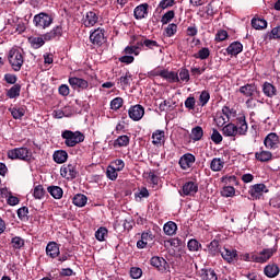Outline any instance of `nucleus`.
<instances>
[{"mask_svg": "<svg viewBox=\"0 0 280 280\" xmlns=\"http://www.w3.org/2000/svg\"><path fill=\"white\" fill-rule=\"evenodd\" d=\"M61 139L65 140L67 148H75L78 143H84V133L82 131L63 130L61 132Z\"/></svg>", "mask_w": 280, "mask_h": 280, "instance_id": "nucleus-1", "label": "nucleus"}, {"mask_svg": "<svg viewBox=\"0 0 280 280\" xmlns=\"http://www.w3.org/2000/svg\"><path fill=\"white\" fill-rule=\"evenodd\" d=\"M8 60L11 65L13 71H20L25 62V57H23V49L13 47L9 50Z\"/></svg>", "mask_w": 280, "mask_h": 280, "instance_id": "nucleus-2", "label": "nucleus"}, {"mask_svg": "<svg viewBox=\"0 0 280 280\" xmlns=\"http://www.w3.org/2000/svg\"><path fill=\"white\" fill-rule=\"evenodd\" d=\"M33 23L37 30H47V27H51L54 16L49 15L48 13L40 12L34 16Z\"/></svg>", "mask_w": 280, "mask_h": 280, "instance_id": "nucleus-3", "label": "nucleus"}, {"mask_svg": "<svg viewBox=\"0 0 280 280\" xmlns=\"http://www.w3.org/2000/svg\"><path fill=\"white\" fill-rule=\"evenodd\" d=\"M90 42L95 47H102L104 43L106 42V37L104 36V30L103 28H96L90 34Z\"/></svg>", "mask_w": 280, "mask_h": 280, "instance_id": "nucleus-4", "label": "nucleus"}, {"mask_svg": "<svg viewBox=\"0 0 280 280\" xmlns=\"http://www.w3.org/2000/svg\"><path fill=\"white\" fill-rule=\"evenodd\" d=\"M68 82L74 91H86V89H89V81L82 78L70 77L68 79Z\"/></svg>", "mask_w": 280, "mask_h": 280, "instance_id": "nucleus-5", "label": "nucleus"}, {"mask_svg": "<svg viewBox=\"0 0 280 280\" xmlns=\"http://www.w3.org/2000/svg\"><path fill=\"white\" fill-rule=\"evenodd\" d=\"M272 255H275V249L265 248L260 253L253 255V261L256 264H266V261H268Z\"/></svg>", "mask_w": 280, "mask_h": 280, "instance_id": "nucleus-6", "label": "nucleus"}, {"mask_svg": "<svg viewBox=\"0 0 280 280\" xmlns=\"http://www.w3.org/2000/svg\"><path fill=\"white\" fill-rule=\"evenodd\" d=\"M235 127L238 132V137H246L248 133V122H246V116L241 115L235 119Z\"/></svg>", "mask_w": 280, "mask_h": 280, "instance_id": "nucleus-7", "label": "nucleus"}, {"mask_svg": "<svg viewBox=\"0 0 280 280\" xmlns=\"http://www.w3.org/2000/svg\"><path fill=\"white\" fill-rule=\"evenodd\" d=\"M62 25H57L52 27V30L44 34V40H46L47 43H49V40H60V38H62Z\"/></svg>", "mask_w": 280, "mask_h": 280, "instance_id": "nucleus-8", "label": "nucleus"}, {"mask_svg": "<svg viewBox=\"0 0 280 280\" xmlns=\"http://www.w3.org/2000/svg\"><path fill=\"white\" fill-rule=\"evenodd\" d=\"M128 115L132 121H141V119H143V115H145V108L141 105L131 106L128 110Z\"/></svg>", "mask_w": 280, "mask_h": 280, "instance_id": "nucleus-9", "label": "nucleus"}, {"mask_svg": "<svg viewBox=\"0 0 280 280\" xmlns=\"http://www.w3.org/2000/svg\"><path fill=\"white\" fill-rule=\"evenodd\" d=\"M124 167H126L124 160H115L108 165L106 176H117V172H121Z\"/></svg>", "mask_w": 280, "mask_h": 280, "instance_id": "nucleus-10", "label": "nucleus"}, {"mask_svg": "<svg viewBox=\"0 0 280 280\" xmlns=\"http://www.w3.org/2000/svg\"><path fill=\"white\" fill-rule=\"evenodd\" d=\"M253 200H259L264 194H268V188L265 184H256L249 189Z\"/></svg>", "mask_w": 280, "mask_h": 280, "instance_id": "nucleus-11", "label": "nucleus"}, {"mask_svg": "<svg viewBox=\"0 0 280 280\" xmlns=\"http://www.w3.org/2000/svg\"><path fill=\"white\" fill-rule=\"evenodd\" d=\"M198 194V184L194 182H188L183 185L182 190H179V196H196Z\"/></svg>", "mask_w": 280, "mask_h": 280, "instance_id": "nucleus-12", "label": "nucleus"}, {"mask_svg": "<svg viewBox=\"0 0 280 280\" xmlns=\"http://www.w3.org/2000/svg\"><path fill=\"white\" fill-rule=\"evenodd\" d=\"M264 145L268 148V150L277 149L279 145V136L275 132L268 133L264 140Z\"/></svg>", "mask_w": 280, "mask_h": 280, "instance_id": "nucleus-13", "label": "nucleus"}, {"mask_svg": "<svg viewBox=\"0 0 280 280\" xmlns=\"http://www.w3.org/2000/svg\"><path fill=\"white\" fill-rule=\"evenodd\" d=\"M240 93L245 95V97H255V95H259V90H257V85L253 83H247L240 88Z\"/></svg>", "mask_w": 280, "mask_h": 280, "instance_id": "nucleus-14", "label": "nucleus"}, {"mask_svg": "<svg viewBox=\"0 0 280 280\" xmlns=\"http://www.w3.org/2000/svg\"><path fill=\"white\" fill-rule=\"evenodd\" d=\"M194 163H196V156L191 153H186L179 159V166L182 170L194 167Z\"/></svg>", "mask_w": 280, "mask_h": 280, "instance_id": "nucleus-15", "label": "nucleus"}, {"mask_svg": "<svg viewBox=\"0 0 280 280\" xmlns=\"http://www.w3.org/2000/svg\"><path fill=\"white\" fill-rule=\"evenodd\" d=\"M150 8V4L142 3L135 8L133 10V16L137 21H141L148 16V9Z\"/></svg>", "mask_w": 280, "mask_h": 280, "instance_id": "nucleus-16", "label": "nucleus"}, {"mask_svg": "<svg viewBox=\"0 0 280 280\" xmlns=\"http://www.w3.org/2000/svg\"><path fill=\"white\" fill-rule=\"evenodd\" d=\"M61 176H78V164H65L60 168Z\"/></svg>", "mask_w": 280, "mask_h": 280, "instance_id": "nucleus-17", "label": "nucleus"}, {"mask_svg": "<svg viewBox=\"0 0 280 280\" xmlns=\"http://www.w3.org/2000/svg\"><path fill=\"white\" fill-rule=\"evenodd\" d=\"M97 21H100V16L94 11H89L83 18V25L84 27H93Z\"/></svg>", "mask_w": 280, "mask_h": 280, "instance_id": "nucleus-18", "label": "nucleus"}, {"mask_svg": "<svg viewBox=\"0 0 280 280\" xmlns=\"http://www.w3.org/2000/svg\"><path fill=\"white\" fill-rule=\"evenodd\" d=\"M46 255L51 259H56L60 255V246L56 242H49L46 246Z\"/></svg>", "mask_w": 280, "mask_h": 280, "instance_id": "nucleus-19", "label": "nucleus"}, {"mask_svg": "<svg viewBox=\"0 0 280 280\" xmlns=\"http://www.w3.org/2000/svg\"><path fill=\"white\" fill-rule=\"evenodd\" d=\"M242 51H244V45H242L240 42H233L226 48V54L229 56H238V54H242Z\"/></svg>", "mask_w": 280, "mask_h": 280, "instance_id": "nucleus-20", "label": "nucleus"}, {"mask_svg": "<svg viewBox=\"0 0 280 280\" xmlns=\"http://www.w3.org/2000/svg\"><path fill=\"white\" fill-rule=\"evenodd\" d=\"M221 257H223L225 261L231 264V261H235V259H237V250L224 247L221 250Z\"/></svg>", "mask_w": 280, "mask_h": 280, "instance_id": "nucleus-21", "label": "nucleus"}, {"mask_svg": "<svg viewBox=\"0 0 280 280\" xmlns=\"http://www.w3.org/2000/svg\"><path fill=\"white\" fill-rule=\"evenodd\" d=\"M223 137H237L240 133L237 132V127L233 122H229L222 128Z\"/></svg>", "mask_w": 280, "mask_h": 280, "instance_id": "nucleus-22", "label": "nucleus"}, {"mask_svg": "<svg viewBox=\"0 0 280 280\" xmlns=\"http://www.w3.org/2000/svg\"><path fill=\"white\" fill-rule=\"evenodd\" d=\"M162 79L166 80L170 84H174L176 82H180V78L178 77V73L174 71H168L164 69V73H162Z\"/></svg>", "mask_w": 280, "mask_h": 280, "instance_id": "nucleus-23", "label": "nucleus"}, {"mask_svg": "<svg viewBox=\"0 0 280 280\" xmlns=\"http://www.w3.org/2000/svg\"><path fill=\"white\" fill-rule=\"evenodd\" d=\"M262 93L266 97H275L277 95V88L270 82H265L262 84Z\"/></svg>", "mask_w": 280, "mask_h": 280, "instance_id": "nucleus-24", "label": "nucleus"}, {"mask_svg": "<svg viewBox=\"0 0 280 280\" xmlns=\"http://www.w3.org/2000/svg\"><path fill=\"white\" fill-rule=\"evenodd\" d=\"M255 159L260 163H268V161H272V152L261 150L255 153Z\"/></svg>", "mask_w": 280, "mask_h": 280, "instance_id": "nucleus-25", "label": "nucleus"}, {"mask_svg": "<svg viewBox=\"0 0 280 280\" xmlns=\"http://www.w3.org/2000/svg\"><path fill=\"white\" fill-rule=\"evenodd\" d=\"M264 273L269 279H275V277H277L279 275V266H277L275 264L273 265H267L264 269Z\"/></svg>", "mask_w": 280, "mask_h": 280, "instance_id": "nucleus-26", "label": "nucleus"}, {"mask_svg": "<svg viewBox=\"0 0 280 280\" xmlns=\"http://www.w3.org/2000/svg\"><path fill=\"white\" fill-rule=\"evenodd\" d=\"M47 191L55 200H60L65 194L60 186H48Z\"/></svg>", "mask_w": 280, "mask_h": 280, "instance_id": "nucleus-27", "label": "nucleus"}, {"mask_svg": "<svg viewBox=\"0 0 280 280\" xmlns=\"http://www.w3.org/2000/svg\"><path fill=\"white\" fill-rule=\"evenodd\" d=\"M52 159L55 163H66L67 159H69V154L65 150H58L54 152Z\"/></svg>", "mask_w": 280, "mask_h": 280, "instance_id": "nucleus-28", "label": "nucleus"}, {"mask_svg": "<svg viewBox=\"0 0 280 280\" xmlns=\"http://www.w3.org/2000/svg\"><path fill=\"white\" fill-rule=\"evenodd\" d=\"M21 96V84L16 83L7 91V97L9 100H16Z\"/></svg>", "mask_w": 280, "mask_h": 280, "instance_id": "nucleus-29", "label": "nucleus"}, {"mask_svg": "<svg viewBox=\"0 0 280 280\" xmlns=\"http://www.w3.org/2000/svg\"><path fill=\"white\" fill-rule=\"evenodd\" d=\"M114 148H128L130 145V137L124 135L119 136L115 141H114Z\"/></svg>", "mask_w": 280, "mask_h": 280, "instance_id": "nucleus-30", "label": "nucleus"}, {"mask_svg": "<svg viewBox=\"0 0 280 280\" xmlns=\"http://www.w3.org/2000/svg\"><path fill=\"white\" fill-rule=\"evenodd\" d=\"M163 231L165 235H176V231H178V225L174 221H168L167 223L164 224Z\"/></svg>", "mask_w": 280, "mask_h": 280, "instance_id": "nucleus-31", "label": "nucleus"}, {"mask_svg": "<svg viewBox=\"0 0 280 280\" xmlns=\"http://www.w3.org/2000/svg\"><path fill=\"white\" fill-rule=\"evenodd\" d=\"M252 27H254V30H266L268 27V21L260 18H253Z\"/></svg>", "mask_w": 280, "mask_h": 280, "instance_id": "nucleus-32", "label": "nucleus"}, {"mask_svg": "<svg viewBox=\"0 0 280 280\" xmlns=\"http://www.w3.org/2000/svg\"><path fill=\"white\" fill-rule=\"evenodd\" d=\"M205 137V130L200 126H196L191 129L190 139L192 141H200Z\"/></svg>", "mask_w": 280, "mask_h": 280, "instance_id": "nucleus-33", "label": "nucleus"}, {"mask_svg": "<svg viewBox=\"0 0 280 280\" xmlns=\"http://www.w3.org/2000/svg\"><path fill=\"white\" fill-rule=\"evenodd\" d=\"M28 43L33 49H40L45 45V35L43 37H30Z\"/></svg>", "mask_w": 280, "mask_h": 280, "instance_id": "nucleus-34", "label": "nucleus"}, {"mask_svg": "<svg viewBox=\"0 0 280 280\" xmlns=\"http://www.w3.org/2000/svg\"><path fill=\"white\" fill-rule=\"evenodd\" d=\"M166 260L163 257L154 256L151 258V266L158 268V270H163L165 268Z\"/></svg>", "mask_w": 280, "mask_h": 280, "instance_id": "nucleus-35", "label": "nucleus"}, {"mask_svg": "<svg viewBox=\"0 0 280 280\" xmlns=\"http://www.w3.org/2000/svg\"><path fill=\"white\" fill-rule=\"evenodd\" d=\"M89 198L85 195L82 194H77L73 199L72 202L75 207H85L86 202H88Z\"/></svg>", "mask_w": 280, "mask_h": 280, "instance_id": "nucleus-36", "label": "nucleus"}, {"mask_svg": "<svg viewBox=\"0 0 280 280\" xmlns=\"http://www.w3.org/2000/svg\"><path fill=\"white\" fill-rule=\"evenodd\" d=\"M130 80H132V74H130V72H126L125 75L118 79V84H120L121 89L126 91V89L130 86Z\"/></svg>", "mask_w": 280, "mask_h": 280, "instance_id": "nucleus-37", "label": "nucleus"}, {"mask_svg": "<svg viewBox=\"0 0 280 280\" xmlns=\"http://www.w3.org/2000/svg\"><path fill=\"white\" fill-rule=\"evenodd\" d=\"M152 139L153 145H161L165 139V131L156 130L153 132Z\"/></svg>", "mask_w": 280, "mask_h": 280, "instance_id": "nucleus-38", "label": "nucleus"}, {"mask_svg": "<svg viewBox=\"0 0 280 280\" xmlns=\"http://www.w3.org/2000/svg\"><path fill=\"white\" fill-rule=\"evenodd\" d=\"M8 158L12 161H23V154L21 148L11 149L8 151Z\"/></svg>", "mask_w": 280, "mask_h": 280, "instance_id": "nucleus-39", "label": "nucleus"}, {"mask_svg": "<svg viewBox=\"0 0 280 280\" xmlns=\"http://www.w3.org/2000/svg\"><path fill=\"white\" fill-rule=\"evenodd\" d=\"M222 115L226 117L228 121H231V118L237 117V110L235 108H231L229 105L222 107Z\"/></svg>", "mask_w": 280, "mask_h": 280, "instance_id": "nucleus-40", "label": "nucleus"}, {"mask_svg": "<svg viewBox=\"0 0 280 280\" xmlns=\"http://www.w3.org/2000/svg\"><path fill=\"white\" fill-rule=\"evenodd\" d=\"M202 280H218V273L213 269H203L201 270Z\"/></svg>", "mask_w": 280, "mask_h": 280, "instance_id": "nucleus-41", "label": "nucleus"}, {"mask_svg": "<svg viewBox=\"0 0 280 280\" xmlns=\"http://www.w3.org/2000/svg\"><path fill=\"white\" fill-rule=\"evenodd\" d=\"M266 40H280V25L273 27L266 34Z\"/></svg>", "mask_w": 280, "mask_h": 280, "instance_id": "nucleus-42", "label": "nucleus"}, {"mask_svg": "<svg viewBox=\"0 0 280 280\" xmlns=\"http://www.w3.org/2000/svg\"><path fill=\"white\" fill-rule=\"evenodd\" d=\"M208 253L209 255H212V257H215L220 253V243L215 240L209 243L208 245Z\"/></svg>", "mask_w": 280, "mask_h": 280, "instance_id": "nucleus-43", "label": "nucleus"}, {"mask_svg": "<svg viewBox=\"0 0 280 280\" xmlns=\"http://www.w3.org/2000/svg\"><path fill=\"white\" fill-rule=\"evenodd\" d=\"M224 167V161H222L220 158H214L211 161L210 168L212 172H220Z\"/></svg>", "mask_w": 280, "mask_h": 280, "instance_id": "nucleus-44", "label": "nucleus"}, {"mask_svg": "<svg viewBox=\"0 0 280 280\" xmlns=\"http://www.w3.org/2000/svg\"><path fill=\"white\" fill-rule=\"evenodd\" d=\"M33 198H35V200H43V198H45V188L43 185H37L34 187Z\"/></svg>", "mask_w": 280, "mask_h": 280, "instance_id": "nucleus-45", "label": "nucleus"}, {"mask_svg": "<svg viewBox=\"0 0 280 280\" xmlns=\"http://www.w3.org/2000/svg\"><path fill=\"white\" fill-rule=\"evenodd\" d=\"M10 113L13 119H23L25 117V108L23 107H13L10 109Z\"/></svg>", "mask_w": 280, "mask_h": 280, "instance_id": "nucleus-46", "label": "nucleus"}, {"mask_svg": "<svg viewBox=\"0 0 280 280\" xmlns=\"http://www.w3.org/2000/svg\"><path fill=\"white\" fill-rule=\"evenodd\" d=\"M201 244L196 238H191L188 241L187 247L190 253H197V250H200Z\"/></svg>", "mask_w": 280, "mask_h": 280, "instance_id": "nucleus-47", "label": "nucleus"}, {"mask_svg": "<svg viewBox=\"0 0 280 280\" xmlns=\"http://www.w3.org/2000/svg\"><path fill=\"white\" fill-rule=\"evenodd\" d=\"M209 100H211V94L209 91L203 90L199 96L200 106H207V104H209Z\"/></svg>", "mask_w": 280, "mask_h": 280, "instance_id": "nucleus-48", "label": "nucleus"}, {"mask_svg": "<svg viewBox=\"0 0 280 280\" xmlns=\"http://www.w3.org/2000/svg\"><path fill=\"white\" fill-rule=\"evenodd\" d=\"M221 196H223V198H233V196H235V188L233 186L223 187Z\"/></svg>", "mask_w": 280, "mask_h": 280, "instance_id": "nucleus-49", "label": "nucleus"}, {"mask_svg": "<svg viewBox=\"0 0 280 280\" xmlns=\"http://www.w3.org/2000/svg\"><path fill=\"white\" fill-rule=\"evenodd\" d=\"M209 56H211V50H209V48L205 47V48H201L198 51V55H195L194 58H199L200 60H207V58H209Z\"/></svg>", "mask_w": 280, "mask_h": 280, "instance_id": "nucleus-50", "label": "nucleus"}, {"mask_svg": "<svg viewBox=\"0 0 280 280\" xmlns=\"http://www.w3.org/2000/svg\"><path fill=\"white\" fill-rule=\"evenodd\" d=\"M121 106H124V98L115 97L114 100H112V102H110L112 110H119V108H121Z\"/></svg>", "mask_w": 280, "mask_h": 280, "instance_id": "nucleus-51", "label": "nucleus"}, {"mask_svg": "<svg viewBox=\"0 0 280 280\" xmlns=\"http://www.w3.org/2000/svg\"><path fill=\"white\" fill-rule=\"evenodd\" d=\"M106 235H108V230L106 228H100L95 232V237L98 242H104V240H106Z\"/></svg>", "mask_w": 280, "mask_h": 280, "instance_id": "nucleus-52", "label": "nucleus"}, {"mask_svg": "<svg viewBox=\"0 0 280 280\" xmlns=\"http://www.w3.org/2000/svg\"><path fill=\"white\" fill-rule=\"evenodd\" d=\"M184 105L186 108H188L189 110H195L196 109V97L194 96H188L185 102Z\"/></svg>", "mask_w": 280, "mask_h": 280, "instance_id": "nucleus-53", "label": "nucleus"}, {"mask_svg": "<svg viewBox=\"0 0 280 280\" xmlns=\"http://www.w3.org/2000/svg\"><path fill=\"white\" fill-rule=\"evenodd\" d=\"M176 15V13L174 12V10L167 11L161 19V23H163V25H167V23H170L174 16Z\"/></svg>", "mask_w": 280, "mask_h": 280, "instance_id": "nucleus-54", "label": "nucleus"}, {"mask_svg": "<svg viewBox=\"0 0 280 280\" xmlns=\"http://www.w3.org/2000/svg\"><path fill=\"white\" fill-rule=\"evenodd\" d=\"M142 45H144L147 49H154V47H159V42L142 37Z\"/></svg>", "mask_w": 280, "mask_h": 280, "instance_id": "nucleus-55", "label": "nucleus"}, {"mask_svg": "<svg viewBox=\"0 0 280 280\" xmlns=\"http://www.w3.org/2000/svg\"><path fill=\"white\" fill-rule=\"evenodd\" d=\"M222 133L218 131V129H212V135H211V141L215 143V145H220V142L222 141Z\"/></svg>", "mask_w": 280, "mask_h": 280, "instance_id": "nucleus-56", "label": "nucleus"}, {"mask_svg": "<svg viewBox=\"0 0 280 280\" xmlns=\"http://www.w3.org/2000/svg\"><path fill=\"white\" fill-rule=\"evenodd\" d=\"M143 275V270L139 267H131L130 269V277L131 279H141Z\"/></svg>", "mask_w": 280, "mask_h": 280, "instance_id": "nucleus-57", "label": "nucleus"}, {"mask_svg": "<svg viewBox=\"0 0 280 280\" xmlns=\"http://www.w3.org/2000/svg\"><path fill=\"white\" fill-rule=\"evenodd\" d=\"M177 31L178 26L175 23L168 24V26L165 28L166 36L168 38H172V36H174V34H176Z\"/></svg>", "mask_w": 280, "mask_h": 280, "instance_id": "nucleus-58", "label": "nucleus"}, {"mask_svg": "<svg viewBox=\"0 0 280 280\" xmlns=\"http://www.w3.org/2000/svg\"><path fill=\"white\" fill-rule=\"evenodd\" d=\"M11 244H13V248H23V246H25V241L20 236H15L12 238Z\"/></svg>", "mask_w": 280, "mask_h": 280, "instance_id": "nucleus-59", "label": "nucleus"}, {"mask_svg": "<svg viewBox=\"0 0 280 280\" xmlns=\"http://www.w3.org/2000/svg\"><path fill=\"white\" fill-rule=\"evenodd\" d=\"M19 78L16 77V74H12V73H7L4 74V81L7 82V84H18Z\"/></svg>", "mask_w": 280, "mask_h": 280, "instance_id": "nucleus-60", "label": "nucleus"}, {"mask_svg": "<svg viewBox=\"0 0 280 280\" xmlns=\"http://www.w3.org/2000/svg\"><path fill=\"white\" fill-rule=\"evenodd\" d=\"M179 79L182 80V82H189L190 77H189V70H187V68H182L179 70Z\"/></svg>", "mask_w": 280, "mask_h": 280, "instance_id": "nucleus-61", "label": "nucleus"}, {"mask_svg": "<svg viewBox=\"0 0 280 280\" xmlns=\"http://www.w3.org/2000/svg\"><path fill=\"white\" fill-rule=\"evenodd\" d=\"M159 110L161 113H165L166 110H172V103L167 100L163 101L160 105H159Z\"/></svg>", "mask_w": 280, "mask_h": 280, "instance_id": "nucleus-62", "label": "nucleus"}, {"mask_svg": "<svg viewBox=\"0 0 280 280\" xmlns=\"http://www.w3.org/2000/svg\"><path fill=\"white\" fill-rule=\"evenodd\" d=\"M226 38H229V33L224 30H221L215 34V40H218L219 43H222V40H226Z\"/></svg>", "mask_w": 280, "mask_h": 280, "instance_id": "nucleus-63", "label": "nucleus"}, {"mask_svg": "<svg viewBox=\"0 0 280 280\" xmlns=\"http://www.w3.org/2000/svg\"><path fill=\"white\" fill-rule=\"evenodd\" d=\"M119 62H122V65H132L135 62V57L132 55H125L118 59Z\"/></svg>", "mask_w": 280, "mask_h": 280, "instance_id": "nucleus-64", "label": "nucleus"}]
</instances>
